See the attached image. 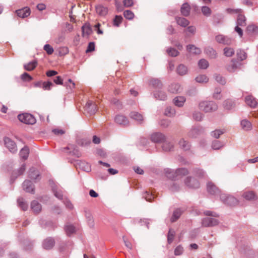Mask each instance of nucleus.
<instances>
[{
	"label": "nucleus",
	"instance_id": "f8f14e48",
	"mask_svg": "<svg viewBox=\"0 0 258 258\" xmlns=\"http://www.w3.org/2000/svg\"><path fill=\"white\" fill-rule=\"evenodd\" d=\"M96 12L97 14L100 16H105L108 13V8L101 5H98L96 6Z\"/></svg>",
	"mask_w": 258,
	"mask_h": 258
},
{
	"label": "nucleus",
	"instance_id": "c03bdc74",
	"mask_svg": "<svg viewBox=\"0 0 258 258\" xmlns=\"http://www.w3.org/2000/svg\"><path fill=\"white\" fill-rule=\"evenodd\" d=\"M43 49L48 55L52 54L54 52L53 47L49 44L45 45L44 46Z\"/></svg>",
	"mask_w": 258,
	"mask_h": 258
},
{
	"label": "nucleus",
	"instance_id": "13d9d810",
	"mask_svg": "<svg viewBox=\"0 0 258 258\" xmlns=\"http://www.w3.org/2000/svg\"><path fill=\"white\" fill-rule=\"evenodd\" d=\"M202 12L203 14L205 16H209L211 13V9L206 6L202 7Z\"/></svg>",
	"mask_w": 258,
	"mask_h": 258
},
{
	"label": "nucleus",
	"instance_id": "aec40b11",
	"mask_svg": "<svg viewBox=\"0 0 258 258\" xmlns=\"http://www.w3.org/2000/svg\"><path fill=\"white\" fill-rule=\"evenodd\" d=\"M54 244V241L52 238H47L43 243V247L45 249H50L53 247Z\"/></svg>",
	"mask_w": 258,
	"mask_h": 258
},
{
	"label": "nucleus",
	"instance_id": "bf43d9fd",
	"mask_svg": "<svg viewBox=\"0 0 258 258\" xmlns=\"http://www.w3.org/2000/svg\"><path fill=\"white\" fill-rule=\"evenodd\" d=\"M183 251V247L180 245H178L175 249L174 254L175 255H179L182 253Z\"/></svg>",
	"mask_w": 258,
	"mask_h": 258
},
{
	"label": "nucleus",
	"instance_id": "412c9836",
	"mask_svg": "<svg viewBox=\"0 0 258 258\" xmlns=\"http://www.w3.org/2000/svg\"><path fill=\"white\" fill-rule=\"evenodd\" d=\"M187 50L188 52L195 54H199L201 52L200 48L197 47L193 45H188L187 46Z\"/></svg>",
	"mask_w": 258,
	"mask_h": 258
},
{
	"label": "nucleus",
	"instance_id": "423d86ee",
	"mask_svg": "<svg viewBox=\"0 0 258 258\" xmlns=\"http://www.w3.org/2000/svg\"><path fill=\"white\" fill-rule=\"evenodd\" d=\"M6 147L12 153H15L17 151L15 143L9 138H5L4 139Z\"/></svg>",
	"mask_w": 258,
	"mask_h": 258
},
{
	"label": "nucleus",
	"instance_id": "37998d69",
	"mask_svg": "<svg viewBox=\"0 0 258 258\" xmlns=\"http://www.w3.org/2000/svg\"><path fill=\"white\" fill-rule=\"evenodd\" d=\"M208 66V62L204 59H202L199 61V66L201 69H205L207 68Z\"/></svg>",
	"mask_w": 258,
	"mask_h": 258
},
{
	"label": "nucleus",
	"instance_id": "4468645a",
	"mask_svg": "<svg viewBox=\"0 0 258 258\" xmlns=\"http://www.w3.org/2000/svg\"><path fill=\"white\" fill-rule=\"evenodd\" d=\"M115 121L117 123L123 125H126L128 124L127 118L123 115H116L115 118Z\"/></svg>",
	"mask_w": 258,
	"mask_h": 258
},
{
	"label": "nucleus",
	"instance_id": "f257e3e1",
	"mask_svg": "<svg viewBox=\"0 0 258 258\" xmlns=\"http://www.w3.org/2000/svg\"><path fill=\"white\" fill-rule=\"evenodd\" d=\"M188 172L185 168H180L173 172L170 169L165 170V173L167 177L172 180H178L181 179L183 176L188 174Z\"/></svg>",
	"mask_w": 258,
	"mask_h": 258
},
{
	"label": "nucleus",
	"instance_id": "c85d7f7f",
	"mask_svg": "<svg viewBox=\"0 0 258 258\" xmlns=\"http://www.w3.org/2000/svg\"><path fill=\"white\" fill-rule=\"evenodd\" d=\"M37 66V62L35 60L30 62L29 63L25 64L24 66V68L25 70L28 71H31L33 70Z\"/></svg>",
	"mask_w": 258,
	"mask_h": 258
},
{
	"label": "nucleus",
	"instance_id": "b1692460",
	"mask_svg": "<svg viewBox=\"0 0 258 258\" xmlns=\"http://www.w3.org/2000/svg\"><path fill=\"white\" fill-rule=\"evenodd\" d=\"M190 9L189 5L187 3H185L182 5L181 8V13L184 16H187L189 14Z\"/></svg>",
	"mask_w": 258,
	"mask_h": 258
},
{
	"label": "nucleus",
	"instance_id": "6e6d98bb",
	"mask_svg": "<svg viewBox=\"0 0 258 258\" xmlns=\"http://www.w3.org/2000/svg\"><path fill=\"white\" fill-rule=\"evenodd\" d=\"M237 57L240 60H243L246 59L247 56L244 51L240 50L239 52L237 53Z\"/></svg>",
	"mask_w": 258,
	"mask_h": 258
},
{
	"label": "nucleus",
	"instance_id": "393cba45",
	"mask_svg": "<svg viewBox=\"0 0 258 258\" xmlns=\"http://www.w3.org/2000/svg\"><path fill=\"white\" fill-rule=\"evenodd\" d=\"M241 126L245 131L250 130L252 128V125L250 122L246 119L242 120L241 121Z\"/></svg>",
	"mask_w": 258,
	"mask_h": 258
},
{
	"label": "nucleus",
	"instance_id": "6e6552de",
	"mask_svg": "<svg viewBox=\"0 0 258 258\" xmlns=\"http://www.w3.org/2000/svg\"><path fill=\"white\" fill-rule=\"evenodd\" d=\"M184 182L187 186L190 188H196L200 186V183L197 179L189 177L186 178Z\"/></svg>",
	"mask_w": 258,
	"mask_h": 258
},
{
	"label": "nucleus",
	"instance_id": "774afa93",
	"mask_svg": "<svg viewBox=\"0 0 258 258\" xmlns=\"http://www.w3.org/2000/svg\"><path fill=\"white\" fill-rule=\"evenodd\" d=\"M53 82L57 85H63V80L60 76H57L54 78Z\"/></svg>",
	"mask_w": 258,
	"mask_h": 258
},
{
	"label": "nucleus",
	"instance_id": "58836bf2",
	"mask_svg": "<svg viewBox=\"0 0 258 258\" xmlns=\"http://www.w3.org/2000/svg\"><path fill=\"white\" fill-rule=\"evenodd\" d=\"M196 80L199 83H207L209 79L206 75H200L196 78Z\"/></svg>",
	"mask_w": 258,
	"mask_h": 258
},
{
	"label": "nucleus",
	"instance_id": "473e14b6",
	"mask_svg": "<svg viewBox=\"0 0 258 258\" xmlns=\"http://www.w3.org/2000/svg\"><path fill=\"white\" fill-rule=\"evenodd\" d=\"M181 213L182 211L180 209L175 210L173 213L172 217L171 218V222L176 221L179 218Z\"/></svg>",
	"mask_w": 258,
	"mask_h": 258
},
{
	"label": "nucleus",
	"instance_id": "f704fd0d",
	"mask_svg": "<svg viewBox=\"0 0 258 258\" xmlns=\"http://www.w3.org/2000/svg\"><path fill=\"white\" fill-rule=\"evenodd\" d=\"M65 231L68 236L75 232V228L73 225H67L65 227Z\"/></svg>",
	"mask_w": 258,
	"mask_h": 258
},
{
	"label": "nucleus",
	"instance_id": "864d4df0",
	"mask_svg": "<svg viewBox=\"0 0 258 258\" xmlns=\"http://www.w3.org/2000/svg\"><path fill=\"white\" fill-rule=\"evenodd\" d=\"M174 231L171 229L169 230L167 236L168 242L169 243H171L172 242L174 237Z\"/></svg>",
	"mask_w": 258,
	"mask_h": 258
},
{
	"label": "nucleus",
	"instance_id": "09e8293b",
	"mask_svg": "<svg viewBox=\"0 0 258 258\" xmlns=\"http://www.w3.org/2000/svg\"><path fill=\"white\" fill-rule=\"evenodd\" d=\"M162 148L165 151H170L173 148V145L170 143L165 142Z\"/></svg>",
	"mask_w": 258,
	"mask_h": 258
},
{
	"label": "nucleus",
	"instance_id": "9b49d317",
	"mask_svg": "<svg viewBox=\"0 0 258 258\" xmlns=\"http://www.w3.org/2000/svg\"><path fill=\"white\" fill-rule=\"evenodd\" d=\"M218 221L213 218H206L202 221V225L204 227H209L216 225L218 224Z\"/></svg>",
	"mask_w": 258,
	"mask_h": 258
},
{
	"label": "nucleus",
	"instance_id": "1a4fd4ad",
	"mask_svg": "<svg viewBox=\"0 0 258 258\" xmlns=\"http://www.w3.org/2000/svg\"><path fill=\"white\" fill-rule=\"evenodd\" d=\"M17 16L19 17L24 18L27 17L30 14V9L29 7H25L16 11Z\"/></svg>",
	"mask_w": 258,
	"mask_h": 258
},
{
	"label": "nucleus",
	"instance_id": "603ef678",
	"mask_svg": "<svg viewBox=\"0 0 258 258\" xmlns=\"http://www.w3.org/2000/svg\"><path fill=\"white\" fill-rule=\"evenodd\" d=\"M168 54L171 56H176L178 54V52L174 48H169L167 50Z\"/></svg>",
	"mask_w": 258,
	"mask_h": 258
},
{
	"label": "nucleus",
	"instance_id": "72a5a7b5",
	"mask_svg": "<svg viewBox=\"0 0 258 258\" xmlns=\"http://www.w3.org/2000/svg\"><path fill=\"white\" fill-rule=\"evenodd\" d=\"M187 72V68L183 64H180L177 68V72L180 75H184L186 74Z\"/></svg>",
	"mask_w": 258,
	"mask_h": 258
},
{
	"label": "nucleus",
	"instance_id": "69168bd1",
	"mask_svg": "<svg viewBox=\"0 0 258 258\" xmlns=\"http://www.w3.org/2000/svg\"><path fill=\"white\" fill-rule=\"evenodd\" d=\"M91 142L90 140L86 139H82L80 141L78 142V144L81 146H87L90 144Z\"/></svg>",
	"mask_w": 258,
	"mask_h": 258
},
{
	"label": "nucleus",
	"instance_id": "4c0bfd02",
	"mask_svg": "<svg viewBox=\"0 0 258 258\" xmlns=\"http://www.w3.org/2000/svg\"><path fill=\"white\" fill-rule=\"evenodd\" d=\"M216 39L217 42L224 44H228V39L225 36L222 35H219L216 36Z\"/></svg>",
	"mask_w": 258,
	"mask_h": 258
},
{
	"label": "nucleus",
	"instance_id": "a878e982",
	"mask_svg": "<svg viewBox=\"0 0 258 258\" xmlns=\"http://www.w3.org/2000/svg\"><path fill=\"white\" fill-rule=\"evenodd\" d=\"M176 22L178 25L185 27L188 25L189 21L184 18L178 17L176 18Z\"/></svg>",
	"mask_w": 258,
	"mask_h": 258
},
{
	"label": "nucleus",
	"instance_id": "49530a36",
	"mask_svg": "<svg viewBox=\"0 0 258 258\" xmlns=\"http://www.w3.org/2000/svg\"><path fill=\"white\" fill-rule=\"evenodd\" d=\"M29 177L31 179H35L37 177L39 176V174L38 172L36 171L34 169L32 168L30 169V173H29Z\"/></svg>",
	"mask_w": 258,
	"mask_h": 258
},
{
	"label": "nucleus",
	"instance_id": "a19ab883",
	"mask_svg": "<svg viewBox=\"0 0 258 258\" xmlns=\"http://www.w3.org/2000/svg\"><path fill=\"white\" fill-rule=\"evenodd\" d=\"M124 17L128 20H132L134 17V14L130 10H126L123 12Z\"/></svg>",
	"mask_w": 258,
	"mask_h": 258
},
{
	"label": "nucleus",
	"instance_id": "680f3d73",
	"mask_svg": "<svg viewBox=\"0 0 258 258\" xmlns=\"http://www.w3.org/2000/svg\"><path fill=\"white\" fill-rule=\"evenodd\" d=\"M21 78L23 81H30L32 78L27 73H25L21 76Z\"/></svg>",
	"mask_w": 258,
	"mask_h": 258
},
{
	"label": "nucleus",
	"instance_id": "052dcab7",
	"mask_svg": "<svg viewBox=\"0 0 258 258\" xmlns=\"http://www.w3.org/2000/svg\"><path fill=\"white\" fill-rule=\"evenodd\" d=\"M224 133V131H223L216 130L213 132L212 135L215 138H218L220 135L223 134Z\"/></svg>",
	"mask_w": 258,
	"mask_h": 258
},
{
	"label": "nucleus",
	"instance_id": "dca6fc26",
	"mask_svg": "<svg viewBox=\"0 0 258 258\" xmlns=\"http://www.w3.org/2000/svg\"><path fill=\"white\" fill-rule=\"evenodd\" d=\"M82 36H88L92 33V29L89 23H85L82 27Z\"/></svg>",
	"mask_w": 258,
	"mask_h": 258
},
{
	"label": "nucleus",
	"instance_id": "ddd939ff",
	"mask_svg": "<svg viewBox=\"0 0 258 258\" xmlns=\"http://www.w3.org/2000/svg\"><path fill=\"white\" fill-rule=\"evenodd\" d=\"M164 139L165 136L163 134L159 133H154L151 136V140L155 143L162 142Z\"/></svg>",
	"mask_w": 258,
	"mask_h": 258
},
{
	"label": "nucleus",
	"instance_id": "9d476101",
	"mask_svg": "<svg viewBox=\"0 0 258 258\" xmlns=\"http://www.w3.org/2000/svg\"><path fill=\"white\" fill-rule=\"evenodd\" d=\"M207 190L209 193L211 195H217L220 194V191L218 188L212 182H209L208 183Z\"/></svg>",
	"mask_w": 258,
	"mask_h": 258
},
{
	"label": "nucleus",
	"instance_id": "a18cd8bd",
	"mask_svg": "<svg viewBox=\"0 0 258 258\" xmlns=\"http://www.w3.org/2000/svg\"><path fill=\"white\" fill-rule=\"evenodd\" d=\"M206 53L212 58L215 57L216 56V51L212 48H208L205 50Z\"/></svg>",
	"mask_w": 258,
	"mask_h": 258
},
{
	"label": "nucleus",
	"instance_id": "bb28decb",
	"mask_svg": "<svg viewBox=\"0 0 258 258\" xmlns=\"http://www.w3.org/2000/svg\"><path fill=\"white\" fill-rule=\"evenodd\" d=\"M247 31L249 34H257L258 33V26L254 25H249L247 27Z\"/></svg>",
	"mask_w": 258,
	"mask_h": 258
},
{
	"label": "nucleus",
	"instance_id": "7ed1b4c3",
	"mask_svg": "<svg viewBox=\"0 0 258 258\" xmlns=\"http://www.w3.org/2000/svg\"><path fill=\"white\" fill-rule=\"evenodd\" d=\"M200 109L205 112H209L216 110L217 108V105L212 101H204L199 104Z\"/></svg>",
	"mask_w": 258,
	"mask_h": 258
},
{
	"label": "nucleus",
	"instance_id": "e2e57ef3",
	"mask_svg": "<svg viewBox=\"0 0 258 258\" xmlns=\"http://www.w3.org/2000/svg\"><path fill=\"white\" fill-rule=\"evenodd\" d=\"M95 49V43L94 42H90L86 50V53L92 52Z\"/></svg>",
	"mask_w": 258,
	"mask_h": 258
},
{
	"label": "nucleus",
	"instance_id": "20e7f679",
	"mask_svg": "<svg viewBox=\"0 0 258 258\" xmlns=\"http://www.w3.org/2000/svg\"><path fill=\"white\" fill-rule=\"evenodd\" d=\"M19 120L25 124H33L36 122V119L31 114L25 113L18 116Z\"/></svg>",
	"mask_w": 258,
	"mask_h": 258
},
{
	"label": "nucleus",
	"instance_id": "f03ea898",
	"mask_svg": "<svg viewBox=\"0 0 258 258\" xmlns=\"http://www.w3.org/2000/svg\"><path fill=\"white\" fill-rule=\"evenodd\" d=\"M226 11L229 14L236 13L238 14L237 19L238 26H244L246 25V19L241 9H227Z\"/></svg>",
	"mask_w": 258,
	"mask_h": 258
},
{
	"label": "nucleus",
	"instance_id": "f3484780",
	"mask_svg": "<svg viewBox=\"0 0 258 258\" xmlns=\"http://www.w3.org/2000/svg\"><path fill=\"white\" fill-rule=\"evenodd\" d=\"M245 101L246 104L251 107H255L257 102L255 99L251 95H248L245 97Z\"/></svg>",
	"mask_w": 258,
	"mask_h": 258
},
{
	"label": "nucleus",
	"instance_id": "6ab92c4d",
	"mask_svg": "<svg viewBox=\"0 0 258 258\" xmlns=\"http://www.w3.org/2000/svg\"><path fill=\"white\" fill-rule=\"evenodd\" d=\"M144 196L147 201L151 202L156 197V190L152 189L149 191H146Z\"/></svg>",
	"mask_w": 258,
	"mask_h": 258
},
{
	"label": "nucleus",
	"instance_id": "338daca9",
	"mask_svg": "<svg viewBox=\"0 0 258 258\" xmlns=\"http://www.w3.org/2000/svg\"><path fill=\"white\" fill-rule=\"evenodd\" d=\"M216 80L221 84H224L226 83L225 79L220 75H217L216 76Z\"/></svg>",
	"mask_w": 258,
	"mask_h": 258
},
{
	"label": "nucleus",
	"instance_id": "cd10ccee",
	"mask_svg": "<svg viewBox=\"0 0 258 258\" xmlns=\"http://www.w3.org/2000/svg\"><path fill=\"white\" fill-rule=\"evenodd\" d=\"M122 20L123 18L121 16H115L112 21L113 26L119 27L120 24L122 23Z\"/></svg>",
	"mask_w": 258,
	"mask_h": 258
},
{
	"label": "nucleus",
	"instance_id": "c9c22d12",
	"mask_svg": "<svg viewBox=\"0 0 258 258\" xmlns=\"http://www.w3.org/2000/svg\"><path fill=\"white\" fill-rule=\"evenodd\" d=\"M150 84L153 87L160 88L162 86V84L160 80L157 79H153L150 80Z\"/></svg>",
	"mask_w": 258,
	"mask_h": 258
},
{
	"label": "nucleus",
	"instance_id": "79ce46f5",
	"mask_svg": "<svg viewBox=\"0 0 258 258\" xmlns=\"http://www.w3.org/2000/svg\"><path fill=\"white\" fill-rule=\"evenodd\" d=\"M234 50L231 48L226 47L224 49V53L225 56L230 57L234 54Z\"/></svg>",
	"mask_w": 258,
	"mask_h": 258
},
{
	"label": "nucleus",
	"instance_id": "5fc2aeb1",
	"mask_svg": "<svg viewBox=\"0 0 258 258\" xmlns=\"http://www.w3.org/2000/svg\"><path fill=\"white\" fill-rule=\"evenodd\" d=\"M222 146V143L219 141H215L212 143V148L215 150L219 149Z\"/></svg>",
	"mask_w": 258,
	"mask_h": 258
},
{
	"label": "nucleus",
	"instance_id": "4be33fe9",
	"mask_svg": "<svg viewBox=\"0 0 258 258\" xmlns=\"http://www.w3.org/2000/svg\"><path fill=\"white\" fill-rule=\"evenodd\" d=\"M226 68L228 72L232 73L238 69V66L235 61L232 60L230 63L226 66Z\"/></svg>",
	"mask_w": 258,
	"mask_h": 258
},
{
	"label": "nucleus",
	"instance_id": "c756f323",
	"mask_svg": "<svg viewBox=\"0 0 258 258\" xmlns=\"http://www.w3.org/2000/svg\"><path fill=\"white\" fill-rule=\"evenodd\" d=\"M29 155V149L27 147L23 148L20 152V156L23 159H26Z\"/></svg>",
	"mask_w": 258,
	"mask_h": 258
},
{
	"label": "nucleus",
	"instance_id": "8fccbe9b",
	"mask_svg": "<svg viewBox=\"0 0 258 258\" xmlns=\"http://www.w3.org/2000/svg\"><path fill=\"white\" fill-rule=\"evenodd\" d=\"M179 144L180 146L184 150H186L189 148L188 143L184 140H180Z\"/></svg>",
	"mask_w": 258,
	"mask_h": 258
},
{
	"label": "nucleus",
	"instance_id": "3c124183",
	"mask_svg": "<svg viewBox=\"0 0 258 258\" xmlns=\"http://www.w3.org/2000/svg\"><path fill=\"white\" fill-rule=\"evenodd\" d=\"M68 148L69 150H72L73 149V150L72 151H70V152H72L73 154L75 155L78 157L81 156V153L78 151V149L74 148L73 145H70Z\"/></svg>",
	"mask_w": 258,
	"mask_h": 258
},
{
	"label": "nucleus",
	"instance_id": "e433bc0d",
	"mask_svg": "<svg viewBox=\"0 0 258 258\" xmlns=\"http://www.w3.org/2000/svg\"><path fill=\"white\" fill-rule=\"evenodd\" d=\"M17 202L19 206L22 208L23 210L25 211L27 209L28 205L23 201L22 198L18 199Z\"/></svg>",
	"mask_w": 258,
	"mask_h": 258
},
{
	"label": "nucleus",
	"instance_id": "2eb2a0df",
	"mask_svg": "<svg viewBox=\"0 0 258 258\" xmlns=\"http://www.w3.org/2000/svg\"><path fill=\"white\" fill-rule=\"evenodd\" d=\"M23 187L26 192H33L34 190V185L30 180H25L23 182Z\"/></svg>",
	"mask_w": 258,
	"mask_h": 258
},
{
	"label": "nucleus",
	"instance_id": "0eeeda50",
	"mask_svg": "<svg viewBox=\"0 0 258 258\" xmlns=\"http://www.w3.org/2000/svg\"><path fill=\"white\" fill-rule=\"evenodd\" d=\"M85 109L90 114H94L98 109L97 105L93 101L89 100L86 105Z\"/></svg>",
	"mask_w": 258,
	"mask_h": 258
},
{
	"label": "nucleus",
	"instance_id": "7c9ffc66",
	"mask_svg": "<svg viewBox=\"0 0 258 258\" xmlns=\"http://www.w3.org/2000/svg\"><path fill=\"white\" fill-rule=\"evenodd\" d=\"M185 99L183 97H177L174 99V103L176 106H181L184 104Z\"/></svg>",
	"mask_w": 258,
	"mask_h": 258
},
{
	"label": "nucleus",
	"instance_id": "5701e85b",
	"mask_svg": "<svg viewBox=\"0 0 258 258\" xmlns=\"http://www.w3.org/2000/svg\"><path fill=\"white\" fill-rule=\"evenodd\" d=\"M31 209L34 212L38 213L41 210V206L36 201H34L31 203Z\"/></svg>",
	"mask_w": 258,
	"mask_h": 258
},
{
	"label": "nucleus",
	"instance_id": "0e129e2a",
	"mask_svg": "<svg viewBox=\"0 0 258 258\" xmlns=\"http://www.w3.org/2000/svg\"><path fill=\"white\" fill-rule=\"evenodd\" d=\"M53 86V84L50 82H45L43 83V88L45 90H50Z\"/></svg>",
	"mask_w": 258,
	"mask_h": 258
},
{
	"label": "nucleus",
	"instance_id": "39448f33",
	"mask_svg": "<svg viewBox=\"0 0 258 258\" xmlns=\"http://www.w3.org/2000/svg\"><path fill=\"white\" fill-rule=\"evenodd\" d=\"M220 197L224 203L228 205L234 206L237 205L238 203L237 200L232 196H227L225 194H221L220 195Z\"/></svg>",
	"mask_w": 258,
	"mask_h": 258
},
{
	"label": "nucleus",
	"instance_id": "a211bd4d",
	"mask_svg": "<svg viewBox=\"0 0 258 258\" xmlns=\"http://www.w3.org/2000/svg\"><path fill=\"white\" fill-rule=\"evenodd\" d=\"M242 197L246 200H255L256 198L255 192L251 190L244 192L242 194Z\"/></svg>",
	"mask_w": 258,
	"mask_h": 258
},
{
	"label": "nucleus",
	"instance_id": "de8ad7c7",
	"mask_svg": "<svg viewBox=\"0 0 258 258\" xmlns=\"http://www.w3.org/2000/svg\"><path fill=\"white\" fill-rule=\"evenodd\" d=\"M179 89H180V86L177 84H175L172 85L170 87L169 91L172 93H175L178 92Z\"/></svg>",
	"mask_w": 258,
	"mask_h": 258
},
{
	"label": "nucleus",
	"instance_id": "ea45409f",
	"mask_svg": "<svg viewBox=\"0 0 258 258\" xmlns=\"http://www.w3.org/2000/svg\"><path fill=\"white\" fill-rule=\"evenodd\" d=\"M154 95L156 98L161 100H164L166 98L165 94L162 91L155 93Z\"/></svg>",
	"mask_w": 258,
	"mask_h": 258
},
{
	"label": "nucleus",
	"instance_id": "4d7b16f0",
	"mask_svg": "<svg viewBox=\"0 0 258 258\" xmlns=\"http://www.w3.org/2000/svg\"><path fill=\"white\" fill-rule=\"evenodd\" d=\"M175 110L170 107H167L165 111V114L166 116H171L174 115Z\"/></svg>",
	"mask_w": 258,
	"mask_h": 258
},
{
	"label": "nucleus",
	"instance_id": "2f4dec72",
	"mask_svg": "<svg viewBox=\"0 0 258 258\" xmlns=\"http://www.w3.org/2000/svg\"><path fill=\"white\" fill-rule=\"evenodd\" d=\"M132 118L138 121H141L143 120V117L142 114L138 113L137 112H132L130 114Z\"/></svg>",
	"mask_w": 258,
	"mask_h": 258
}]
</instances>
